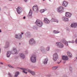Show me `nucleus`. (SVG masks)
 <instances>
[{
    "label": "nucleus",
    "mask_w": 77,
    "mask_h": 77,
    "mask_svg": "<svg viewBox=\"0 0 77 77\" xmlns=\"http://www.w3.org/2000/svg\"><path fill=\"white\" fill-rule=\"evenodd\" d=\"M20 69L23 70V72H24V73H25V74H27V72H26V71H28L29 72L32 74V75H35V73L34 72L31 71L28 69L20 68Z\"/></svg>",
    "instance_id": "f257e3e1"
},
{
    "label": "nucleus",
    "mask_w": 77,
    "mask_h": 77,
    "mask_svg": "<svg viewBox=\"0 0 77 77\" xmlns=\"http://www.w3.org/2000/svg\"><path fill=\"white\" fill-rule=\"evenodd\" d=\"M35 23L37 26H38V27H42L43 25V22L39 20H36Z\"/></svg>",
    "instance_id": "f03ea898"
},
{
    "label": "nucleus",
    "mask_w": 77,
    "mask_h": 77,
    "mask_svg": "<svg viewBox=\"0 0 77 77\" xmlns=\"http://www.w3.org/2000/svg\"><path fill=\"white\" fill-rule=\"evenodd\" d=\"M31 62L32 63H35L36 61V58L35 55H33L31 56L30 58Z\"/></svg>",
    "instance_id": "7ed1b4c3"
},
{
    "label": "nucleus",
    "mask_w": 77,
    "mask_h": 77,
    "mask_svg": "<svg viewBox=\"0 0 77 77\" xmlns=\"http://www.w3.org/2000/svg\"><path fill=\"white\" fill-rule=\"evenodd\" d=\"M53 57V60L54 61H56L58 59V55L57 53H55L54 54Z\"/></svg>",
    "instance_id": "20e7f679"
},
{
    "label": "nucleus",
    "mask_w": 77,
    "mask_h": 77,
    "mask_svg": "<svg viewBox=\"0 0 77 77\" xmlns=\"http://www.w3.org/2000/svg\"><path fill=\"white\" fill-rule=\"evenodd\" d=\"M17 11L18 14H20L21 12H22V9L18 7L17 8Z\"/></svg>",
    "instance_id": "39448f33"
},
{
    "label": "nucleus",
    "mask_w": 77,
    "mask_h": 77,
    "mask_svg": "<svg viewBox=\"0 0 77 77\" xmlns=\"http://www.w3.org/2000/svg\"><path fill=\"white\" fill-rule=\"evenodd\" d=\"M33 11L35 12H38V6H33Z\"/></svg>",
    "instance_id": "423d86ee"
},
{
    "label": "nucleus",
    "mask_w": 77,
    "mask_h": 77,
    "mask_svg": "<svg viewBox=\"0 0 77 77\" xmlns=\"http://www.w3.org/2000/svg\"><path fill=\"white\" fill-rule=\"evenodd\" d=\"M56 45L59 46L60 48H63V45L61 43H57L56 44Z\"/></svg>",
    "instance_id": "0eeeda50"
},
{
    "label": "nucleus",
    "mask_w": 77,
    "mask_h": 77,
    "mask_svg": "<svg viewBox=\"0 0 77 77\" xmlns=\"http://www.w3.org/2000/svg\"><path fill=\"white\" fill-rule=\"evenodd\" d=\"M63 7H60L58 8V11L59 12H61L62 11H63Z\"/></svg>",
    "instance_id": "6e6552de"
},
{
    "label": "nucleus",
    "mask_w": 77,
    "mask_h": 77,
    "mask_svg": "<svg viewBox=\"0 0 77 77\" xmlns=\"http://www.w3.org/2000/svg\"><path fill=\"white\" fill-rule=\"evenodd\" d=\"M18 35H16L15 36V38H17V39H21V38H22L21 35L19 34Z\"/></svg>",
    "instance_id": "1a4fd4ad"
},
{
    "label": "nucleus",
    "mask_w": 77,
    "mask_h": 77,
    "mask_svg": "<svg viewBox=\"0 0 77 77\" xmlns=\"http://www.w3.org/2000/svg\"><path fill=\"white\" fill-rule=\"evenodd\" d=\"M32 11H30L29 12V14L28 15V17L29 18H31V17H32Z\"/></svg>",
    "instance_id": "9d476101"
},
{
    "label": "nucleus",
    "mask_w": 77,
    "mask_h": 77,
    "mask_svg": "<svg viewBox=\"0 0 77 77\" xmlns=\"http://www.w3.org/2000/svg\"><path fill=\"white\" fill-rule=\"evenodd\" d=\"M11 53L13 54H16V53H18V51H17L16 49H13V51H12Z\"/></svg>",
    "instance_id": "9b49d317"
},
{
    "label": "nucleus",
    "mask_w": 77,
    "mask_h": 77,
    "mask_svg": "<svg viewBox=\"0 0 77 77\" xmlns=\"http://www.w3.org/2000/svg\"><path fill=\"white\" fill-rule=\"evenodd\" d=\"M62 59L64 60H68V57L67 56H63Z\"/></svg>",
    "instance_id": "f8f14e48"
},
{
    "label": "nucleus",
    "mask_w": 77,
    "mask_h": 77,
    "mask_svg": "<svg viewBox=\"0 0 77 77\" xmlns=\"http://www.w3.org/2000/svg\"><path fill=\"white\" fill-rule=\"evenodd\" d=\"M66 16L67 17H70L71 16V14L69 12H66Z\"/></svg>",
    "instance_id": "ddd939ff"
},
{
    "label": "nucleus",
    "mask_w": 77,
    "mask_h": 77,
    "mask_svg": "<svg viewBox=\"0 0 77 77\" xmlns=\"http://www.w3.org/2000/svg\"><path fill=\"white\" fill-rule=\"evenodd\" d=\"M77 26V23H73L71 25V26L72 27H76Z\"/></svg>",
    "instance_id": "4468645a"
},
{
    "label": "nucleus",
    "mask_w": 77,
    "mask_h": 77,
    "mask_svg": "<svg viewBox=\"0 0 77 77\" xmlns=\"http://www.w3.org/2000/svg\"><path fill=\"white\" fill-rule=\"evenodd\" d=\"M44 21L45 22L46 24H48V23H50V21H49L47 18H45L44 19Z\"/></svg>",
    "instance_id": "2eb2a0df"
},
{
    "label": "nucleus",
    "mask_w": 77,
    "mask_h": 77,
    "mask_svg": "<svg viewBox=\"0 0 77 77\" xmlns=\"http://www.w3.org/2000/svg\"><path fill=\"white\" fill-rule=\"evenodd\" d=\"M11 54V52L10 51H8L7 52V57H9Z\"/></svg>",
    "instance_id": "dca6fc26"
},
{
    "label": "nucleus",
    "mask_w": 77,
    "mask_h": 77,
    "mask_svg": "<svg viewBox=\"0 0 77 77\" xmlns=\"http://www.w3.org/2000/svg\"><path fill=\"white\" fill-rule=\"evenodd\" d=\"M34 42V40H33V39H31L29 41V44H30V45H32V44Z\"/></svg>",
    "instance_id": "f3484780"
},
{
    "label": "nucleus",
    "mask_w": 77,
    "mask_h": 77,
    "mask_svg": "<svg viewBox=\"0 0 77 77\" xmlns=\"http://www.w3.org/2000/svg\"><path fill=\"white\" fill-rule=\"evenodd\" d=\"M20 57H22V59H24V58L25 57V56L23 54L21 53L20 54Z\"/></svg>",
    "instance_id": "a211bd4d"
},
{
    "label": "nucleus",
    "mask_w": 77,
    "mask_h": 77,
    "mask_svg": "<svg viewBox=\"0 0 77 77\" xmlns=\"http://www.w3.org/2000/svg\"><path fill=\"white\" fill-rule=\"evenodd\" d=\"M63 6H66L68 5V2H66V1H64L63 3Z\"/></svg>",
    "instance_id": "6ab92c4d"
},
{
    "label": "nucleus",
    "mask_w": 77,
    "mask_h": 77,
    "mask_svg": "<svg viewBox=\"0 0 77 77\" xmlns=\"http://www.w3.org/2000/svg\"><path fill=\"white\" fill-rule=\"evenodd\" d=\"M63 20L65 21H68V18H66L65 17H63Z\"/></svg>",
    "instance_id": "aec40b11"
},
{
    "label": "nucleus",
    "mask_w": 77,
    "mask_h": 77,
    "mask_svg": "<svg viewBox=\"0 0 77 77\" xmlns=\"http://www.w3.org/2000/svg\"><path fill=\"white\" fill-rule=\"evenodd\" d=\"M63 43H64V44L65 45H66L67 46L68 45V42H67L65 40H64L63 41Z\"/></svg>",
    "instance_id": "412c9836"
},
{
    "label": "nucleus",
    "mask_w": 77,
    "mask_h": 77,
    "mask_svg": "<svg viewBox=\"0 0 77 77\" xmlns=\"http://www.w3.org/2000/svg\"><path fill=\"white\" fill-rule=\"evenodd\" d=\"M47 61H48V58H46L45 60L44 61V64H45V65H46V64L47 63Z\"/></svg>",
    "instance_id": "4be33fe9"
},
{
    "label": "nucleus",
    "mask_w": 77,
    "mask_h": 77,
    "mask_svg": "<svg viewBox=\"0 0 77 77\" xmlns=\"http://www.w3.org/2000/svg\"><path fill=\"white\" fill-rule=\"evenodd\" d=\"M69 57H72V54L69 52H68L67 53Z\"/></svg>",
    "instance_id": "5701e85b"
},
{
    "label": "nucleus",
    "mask_w": 77,
    "mask_h": 77,
    "mask_svg": "<svg viewBox=\"0 0 77 77\" xmlns=\"http://www.w3.org/2000/svg\"><path fill=\"white\" fill-rule=\"evenodd\" d=\"M19 72H16L15 73V75H14V76L15 77H17L19 75Z\"/></svg>",
    "instance_id": "b1692460"
},
{
    "label": "nucleus",
    "mask_w": 77,
    "mask_h": 77,
    "mask_svg": "<svg viewBox=\"0 0 77 77\" xmlns=\"http://www.w3.org/2000/svg\"><path fill=\"white\" fill-rule=\"evenodd\" d=\"M54 20V22H56V23H58V20H57V19H55L54 18H52L51 20Z\"/></svg>",
    "instance_id": "393cba45"
},
{
    "label": "nucleus",
    "mask_w": 77,
    "mask_h": 77,
    "mask_svg": "<svg viewBox=\"0 0 77 77\" xmlns=\"http://www.w3.org/2000/svg\"><path fill=\"white\" fill-rule=\"evenodd\" d=\"M45 10L44 9H42L40 10V12L41 13H43L45 12Z\"/></svg>",
    "instance_id": "a878e982"
},
{
    "label": "nucleus",
    "mask_w": 77,
    "mask_h": 77,
    "mask_svg": "<svg viewBox=\"0 0 77 77\" xmlns=\"http://www.w3.org/2000/svg\"><path fill=\"white\" fill-rule=\"evenodd\" d=\"M57 68V67H54L52 68V69H53V70H56Z\"/></svg>",
    "instance_id": "bb28decb"
},
{
    "label": "nucleus",
    "mask_w": 77,
    "mask_h": 77,
    "mask_svg": "<svg viewBox=\"0 0 77 77\" xmlns=\"http://www.w3.org/2000/svg\"><path fill=\"white\" fill-rule=\"evenodd\" d=\"M54 33H59V32L57 31H55V30H54L53 31Z\"/></svg>",
    "instance_id": "cd10ccee"
},
{
    "label": "nucleus",
    "mask_w": 77,
    "mask_h": 77,
    "mask_svg": "<svg viewBox=\"0 0 77 77\" xmlns=\"http://www.w3.org/2000/svg\"><path fill=\"white\" fill-rule=\"evenodd\" d=\"M8 75L10 77H12V75L10 73H8Z\"/></svg>",
    "instance_id": "c85d7f7f"
},
{
    "label": "nucleus",
    "mask_w": 77,
    "mask_h": 77,
    "mask_svg": "<svg viewBox=\"0 0 77 77\" xmlns=\"http://www.w3.org/2000/svg\"><path fill=\"white\" fill-rule=\"evenodd\" d=\"M8 75L10 77H12V75L10 73H8Z\"/></svg>",
    "instance_id": "c756f323"
},
{
    "label": "nucleus",
    "mask_w": 77,
    "mask_h": 77,
    "mask_svg": "<svg viewBox=\"0 0 77 77\" xmlns=\"http://www.w3.org/2000/svg\"><path fill=\"white\" fill-rule=\"evenodd\" d=\"M8 66L9 67H10V68H13V67H12V66L10 65H8Z\"/></svg>",
    "instance_id": "7c9ffc66"
},
{
    "label": "nucleus",
    "mask_w": 77,
    "mask_h": 77,
    "mask_svg": "<svg viewBox=\"0 0 77 77\" xmlns=\"http://www.w3.org/2000/svg\"><path fill=\"white\" fill-rule=\"evenodd\" d=\"M46 50L47 51H48L50 50V48L48 47L47 48Z\"/></svg>",
    "instance_id": "2f4dec72"
},
{
    "label": "nucleus",
    "mask_w": 77,
    "mask_h": 77,
    "mask_svg": "<svg viewBox=\"0 0 77 77\" xmlns=\"http://www.w3.org/2000/svg\"><path fill=\"white\" fill-rule=\"evenodd\" d=\"M63 77H68L66 75H64L63 76Z\"/></svg>",
    "instance_id": "473e14b6"
},
{
    "label": "nucleus",
    "mask_w": 77,
    "mask_h": 77,
    "mask_svg": "<svg viewBox=\"0 0 77 77\" xmlns=\"http://www.w3.org/2000/svg\"><path fill=\"white\" fill-rule=\"evenodd\" d=\"M41 50L42 51H44V48L41 49Z\"/></svg>",
    "instance_id": "72a5a7b5"
},
{
    "label": "nucleus",
    "mask_w": 77,
    "mask_h": 77,
    "mask_svg": "<svg viewBox=\"0 0 77 77\" xmlns=\"http://www.w3.org/2000/svg\"><path fill=\"white\" fill-rule=\"evenodd\" d=\"M0 64H1V65H3V63L0 62Z\"/></svg>",
    "instance_id": "f704fd0d"
},
{
    "label": "nucleus",
    "mask_w": 77,
    "mask_h": 77,
    "mask_svg": "<svg viewBox=\"0 0 77 77\" xmlns=\"http://www.w3.org/2000/svg\"><path fill=\"white\" fill-rule=\"evenodd\" d=\"M27 0H24V2H27Z\"/></svg>",
    "instance_id": "c9c22d12"
},
{
    "label": "nucleus",
    "mask_w": 77,
    "mask_h": 77,
    "mask_svg": "<svg viewBox=\"0 0 77 77\" xmlns=\"http://www.w3.org/2000/svg\"><path fill=\"white\" fill-rule=\"evenodd\" d=\"M26 18V17H23V19H25Z\"/></svg>",
    "instance_id": "e433bc0d"
},
{
    "label": "nucleus",
    "mask_w": 77,
    "mask_h": 77,
    "mask_svg": "<svg viewBox=\"0 0 77 77\" xmlns=\"http://www.w3.org/2000/svg\"><path fill=\"white\" fill-rule=\"evenodd\" d=\"M74 41H73L72 42V43H74Z\"/></svg>",
    "instance_id": "4c0bfd02"
},
{
    "label": "nucleus",
    "mask_w": 77,
    "mask_h": 77,
    "mask_svg": "<svg viewBox=\"0 0 77 77\" xmlns=\"http://www.w3.org/2000/svg\"><path fill=\"white\" fill-rule=\"evenodd\" d=\"M8 47H9V45H8L7 47H6V48H8Z\"/></svg>",
    "instance_id": "58836bf2"
},
{
    "label": "nucleus",
    "mask_w": 77,
    "mask_h": 77,
    "mask_svg": "<svg viewBox=\"0 0 77 77\" xmlns=\"http://www.w3.org/2000/svg\"><path fill=\"white\" fill-rule=\"evenodd\" d=\"M0 32H2V31H1V29H0Z\"/></svg>",
    "instance_id": "ea45409f"
},
{
    "label": "nucleus",
    "mask_w": 77,
    "mask_h": 77,
    "mask_svg": "<svg viewBox=\"0 0 77 77\" xmlns=\"http://www.w3.org/2000/svg\"><path fill=\"white\" fill-rule=\"evenodd\" d=\"M0 51H1V49L0 48Z\"/></svg>",
    "instance_id": "a19ab883"
},
{
    "label": "nucleus",
    "mask_w": 77,
    "mask_h": 77,
    "mask_svg": "<svg viewBox=\"0 0 77 77\" xmlns=\"http://www.w3.org/2000/svg\"><path fill=\"white\" fill-rule=\"evenodd\" d=\"M21 34H22V35H23V33H22Z\"/></svg>",
    "instance_id": "79ce46f5"
},
{
    "label": "nucleus",
    "mask_w": 77,
    "mask_h": 77,
    "mask_svg": "<svg viewBox=\"0 0 77 77\" xmlns=\"http://www.w3.org/2000/svg\"><path fill=\"white\" fill-rule=\"evenodd\" d=\"M10 0V1H12V0Z\"/></svg>",
    "instance_id": "37998d69"
},
{
    "label": "nucleus",
    "mask_w": 77,
    "mask_h": 77,
    "mask_svg": "<svg viewBox=\"0 0 77 77\" xmlns=\"http://www.w3.org/2000/svg\"><path fill=\"white\" fill-rule=\"evenodd\" d=\"M1 10V8H0V11Z\"/></svg>",
    "instance_id": "c03bdc74"
},
{
    "label": "nucleus",
    "mask_w": 77,
    "mask_h": 77,
    "mask_svg": "<svg viewBox=\"0 0 77 77\" xmlns=\"http://www.w3.org/2000/svg\"><path fill=\"white\" fill-rule=\"evenodd\" d=\"M60 63V62L58 63L59 64Z\"/></svg>",
    "instance_id": "a18cd8bd"
},
{
    "label": "nucleus",
    "mask_w": 77,
    "mask_h": 77,
    "mask_svg": "<svg viewBox=\"0 0 77 77\" xmlns=\"http://www.w3.org/2000/svg\"><path fill=\"white\" fill-rule=\"evenodd\" d=\"M43 1H45V0H43Z\"/></svg>",
    "instance_id": "49530a36"
},
{
    "label": "nucleus",
    "mask_w": 77,
    "mask_h": 77,
    "mask_svg": "<svg viewBox=\"0 0 77 77\" xmlns=\"http://www.w3.org/2000/svg\"><path fill=\"white\" fill-rule=\"evenodd\" d=\"M76 59H77V57H76Z\"/></svg>",
    "instance_id": "de8ad7c7"
}]
</instances>
